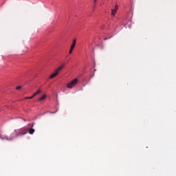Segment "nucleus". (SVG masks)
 Returning a JSON list of instances; mask_svg holds the SVG:
<instances>
[{"instance_id":"11","label":"nucleus","mask_w":176,"mask_h":176,"mask_svg":"<svg viewBox=\"0 0 176 176\" xmlns=\"http://www.w3.org/2000/svg\"><path fill=\"white\" fill-rule=\"evenodd\" d=\"M94 6H96V4L97 3V0H94Z\"/></svg>"},{"instance_id":"12","label":"nucleus","mask_w":176,"mask_h":176,"mask_svg":"<svg viewBox=\"0 0 176 176\" xmlns=\"http://www.w3.org/2000/svg\"><path fill=\"white\" fill-rule=\"evenodd\" d=\"M107 39H108V38H104V41H107Z\"/></svg>"},{"instance_id":"3","label":"nucleus","mask_w":176,"mask_h":176,"mask_svg":"<svg viewBox=\"0 0 176 176\" xmlns=\"http://www.w3.org/2000/svg\"><path fill=\"white\" fill-rule=\"evenodd\" d=\"M64 68V65H60L59 67H58L53 74H52L49 78V79H53V78H56L57 75H58V72L61 71Z\"/></svg>"},{"instance_id":"7","label":"nucleus","mask_w":176,"mask_h":176,"mask_svg":"<svg viewBox=\"0 0 176 176\" xmlns=\"http://www.w3.org/2000/svg\"><path fill=\"white\" fill-rule=\"evenodd\" d=\"M41 92H42V91H41V89H38L37 91H36V92L33 94V97H35V96H38V94H41Z\"/></svg>"},{"instance_id":"6","label":"nucleus","mask_w":176,"mask_h":176,"mask_svg":"<svg viewBox=\"0 0 176 176\" xmlns=\"http://www.w3.org/2000/svg\"><path fill=\"white\" fill-rule=\"evenodd\" d=\"M45 98H46V94H44L38 99V101H40V102L43 101V100H45Z\"/></svg>"},{"instance_id":"10","label":"nucleus","mask_w":176,"mask_h":176,"mask_svg":"<svg viewBox=\"0 0 176 176\" xmlns=\"http://www.w3.org/2000/svg\"><path fill=\"white\" fill-rule=\"evenodd\" d=\"M21 89V86H18L16 87V90H20Z\"/></svg>"},{"instance_id":"1","label":"nucleus","mask_w":176,"mask_h":176,"mask_svg":"<svg viewBox=\"0 0 176 176\" xmlns=\"http://www.w3.org/2000/svg\"><path fill=\"white\" fill-rule=\"evenodd\" d=\"M14 133H16V135L14 138L11 139H8V138H6V140H8V141H12L13 138H16L17 137H20V135H24L25 134H27V131H25V129H17L14 131Z\"/></svg>"},{"instance_id":"8","label":"nucleus","mask_w":176,"mask_h":176,"mask_svg":"<svg viewBox=\"0 0 176 176\" xmlns=\"http://www.w3.org/2000/svg\"><path fill=\"white\" fill-rule=\"evenodd\" d=\"M29 134H34V133H35V129L30 128L29 129Z\"/></svg>"},{"instance_id":"5","label":"nucleus","mask_w":176,"mask_h":176,"mask_svg":"<svg viewBox=\"0 0 176 176\" xmlns=\"http://www.w3.org/2000/svg\"><path fill=\"white\" fill-rule=\"evenodd\" d=\"M118 9H119V6L116 5L114 7V9L111 10L112 16H115V14H116V12H118Z\"/></svg>"},{"instance_id":"2","label":"nucleus","mask_w":176,"mask_h":176,"mask_svg":"<svg viewBox=\"0 0 176 176\" xmlns=\"http://www.w3.org/2000/svg\"><path fill=\"white\" fill-rule=\"evenodd\" d=\"M78 85V78H75L73 80L67 83L66 87L67 89H72Z\"/></svg>"},{"instance_id":"13","label":"nucleus","mask_w":176,"mask_h":176,"mask_svg":"<svg viewBox=\"0 0 176 176\" xmlns=\"http://www.w3.org/2000/svg\"><path fill=\"white\" fill-rule=\"evenodd\" d=\"M51 113H56V112H52Z\"/></svg>"},{"instance_id":"4","label":"nucleus","mask_w":176,"mask_h":176,"mask_svg":"<svg viewBox=\"0 0 176 176\" xmlns=\"http://www.w3.org/2000/svg\"><path fill=\"white\" fill-rule=\"evenodd\" d=\"M76 45V39H74L71 45L70 50L69 51V54H72V52H74V49H75Z\"/></svg>"},{"instance_id":"9","label":"nucleus","mask_w":176,"mask_h":176,"mask_svg":"<svg viewBox=\"0 0 176 176\" xmlns=\"http://www.w3.org/2000/svg\"><path fill=\"white\" fill-rule=\"evenodd\" d=\"M34 97H35V96H34V95H32V96L25 97V98H24V100H32V98H33Z\"/></svg>"}]
</instances>
